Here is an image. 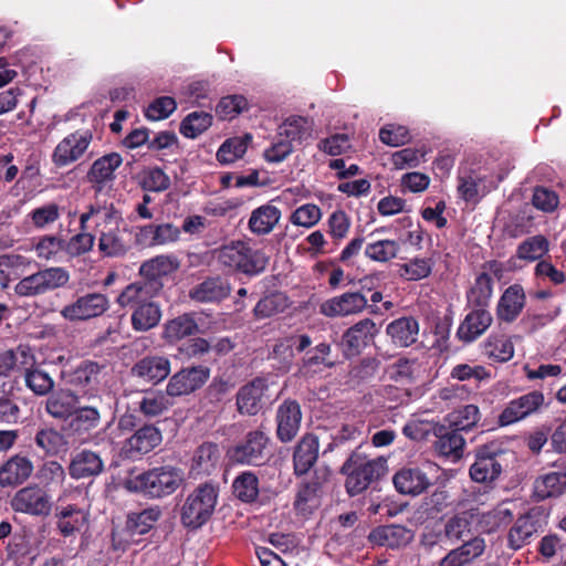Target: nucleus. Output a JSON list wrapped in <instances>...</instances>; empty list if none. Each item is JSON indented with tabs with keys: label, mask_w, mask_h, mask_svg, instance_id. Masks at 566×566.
<instances>
[{
	"label": "nucleus",
	"mask_w": 566,
	"mask_h": 566,
	"mask_svg": "<svg viewBox=\"0 0 566 566\" xmlns=\"http://www.w3.org/2000/svg\"><path fill=\"white\" fill-rule=\"evenodd\" d=\"M491 313L484 308L470 312L458 328V336L461 340L470 343L480 337L492 324Z\"/></svg>",
	"instance_id": "obj_33"
},
{
	"label": "nucleus",
	"mask_w": 566,
	"mask_h": 566,
	"mask_svg": "<svg viewBox=\"0 0 566 566\" xmlns=\"http://www.w3.org/2000/svg\"><path fill=\"white\" fill-rule=\"evenodd\" d=\"M184 472L171 465L154 468L132 476L127 481L130 491L142 492L153 497L172 494L182 483Z\"/></svg>",
	"instance_id": "obj_1"
},
{
	"label": "nucleus",
	"mask_w": 566,
	"mask_h": 566,
	"mask_svg": "<svg viewBox=\"0 0 566 566\" xmlns=\"http://www.w3.org/2000/svg\"><path fill=\"white\" fill-rule=\"evenodd\" d=\"M92 221L97 234L120 226L123 217L120 211L112 202H94L87 207V210L80 216V228L88 230V222Z\"/></svg>",
	"instance_id": "obj_11"
},
{
	"label": "nucleus",
	"mask_w": 566,
	"mask_h": 566,
	"mask_svg": "<svg viewBox=\"0 0 566 566\" xmlns=\"http://www.w3.org/2000/svg\"><path fill=\"white\" fill-rule=\"evenodd\" d=\"M234 495L242 502H254L259 495V480L252 472L238 475L232 484Z\"/></svg>",
	"instance_id": "obj_52"
},
{
	"label": "nucleus",
	"mask_w": 566,
	"mask_h": 566,
	"mask_svg": "<svg viewBox=\"0 0 566 566\" xmlns=\"http://www.w3.org/2000/svg\"><path fill=\"white\" fill-rule=\"evenodd\" d=\"M251 140L252 136L250 134L228 138L219 147L217 151V160L222 165H229L241 159L247 153Z\"/></svg>",
	"instance_id": "obj_45"
},
{
	"label": "nucleus",
	"mask_w": 566,
	"mask_h": 566,
	"mask_svg": "<svg viewBox=\"0 0 566 566\" xmlns=\"http://www.w3.org/2000/svg\"><path fill=\"white\" fill-rule=\"evenodd\" d=\"M484 352L490 358L507 361L514 355V346L505 335H491L484 344Z\"/></svg>",
	"instance_id": "obj_55"
},
{
	"label": "nucleus",
	"mask_w": 566,
	"mask_h": 566,
	"mask_svg": "<svg viewBox=\"0 0 566 566\" xmlns=\"http://www.w3.org/2000/svg\"><path fill=\"white\" fill-rule=\"evenodd\" d=\"M281 210L271 202L252 210L248 227L256 235H265L273 231L281 219Z\"/></svg>",
	"instance_id": "obj_30"
},
{
	"label": "nucleus",
	"mask_w": 566,
	"mask_h": 566,
	"mask_svg": "<svg viewBox=\"0 0 566 566\" xmlns=\"http://www.w3.org/2000/svg\"><path fill=\"white\" fill-rule=\"evenodd\" d=\"M27 387L38 396L48 395L54 387V380L45 371L33 368L24 373Z\"/></svg>",
	"instance_id": "obj_62"
},
{
	"label": "nucleus",
	"mask_w": 566,
	"mask_h": 566,
	"mask_svg": "<svg viewBox=\"0 0 566 566\" xmlns=\"http://www.w3.org/2000/svg\"><path fill=\"white\" fill-rule=\"evenodd\" d=\"M439 423L432 419L423 418L421 415H412L402 428V433L410 440L422 441L434 434Z\"/></svg>",
	"instance_id": "obj_47"
},
{
	"label": "nucleus",
	"mask_w": 566,
	"mask_h": 566,
	"mask_svg": "<svg viewBox=\"0 0 566 566\" xmlns=\"http://www.w3.org/2000/svg\"><path fill=\"white\" fill-rule=\"evenodd\" d=\"M93 140L90 130H76L66 135L54 148L52 161L57 167L69 166L81 159Z\"/></svg>",
	"instance_id": "obj_8"
},
{
	"label": "nucleus",
	"mask_w": 566,
	"mask_h": 566,
	"mask_svg": "<svg viewBox=\"0 0 566 566\" xmlns=\"http://www.w3.org/2000/svg\"><path fill=\"white\" fill-rule=\"evenodd\" d=\"M434 437L433 448L438 455L453 461L462 457L465 440L459 431L446 430L442 426H438Z\"/></svg>",
	"instance_id": "obj_27"
},
{
	"label": "nucleus",
	"mask_w": 566,
	"mask_h": 566,
	"mask_svg": "<svg viewBox=\"0 0 566 566\" xmlns=\"http://www.w3.org/2000/svg\"><path fill=\"white\" fill-rule=\"evenodd\" d=\"M400 250L397 241L390 239H380L368 242L365 247V255L369 260L379 263H386L395 259Z\"/></svg>",
	"instance_id": "obj_49"
},
{
	"label": "nucleus",
	"mask_w": 566,
	"mask_h": 566,
	"mask_svg": "<svg viewBox=\"0 0 566 566\" xmlns=\"http://www.w3.org/2000/svg\"><path fill=\"white\" fill-rule=\"evenodd\" d=\"M447 420L457 431H468L479 423L481 412L478 406L465 405L450 412Z\"/></svg>",
	"instance_id": "obj_48"
},
{
	"label": "nucleus",
	"mask_w": 566,
	"mask_h": 566,
	"mask_svg": "<svg viewBox=\"0 0 566 566\" xmlns=\"http://www.w3.org/2000/svg\"><path fill=\"white\" fill-rule=\"evenodd\" d=\"M566 492V468L538 475L533 483V495L537 501L559 497Z\"/></svg>",
	"instance_id": "obj_22"
},
{
	"label": "nucleus",
	"mask_w": 566,
	"mask_h": 566,
	"mask_svg": "<svg viewBox=\"0 0 566 566\" xmlns=\"http://www.w3.org/2000/svg\"><path fill=\"white\" fill-rule=\"evenodd\" d=\"M512 511L506 505L502 504L492 511L482 514L480 524L485 532L491 533L500 526L509 523L512 520Z\"/></svg>",
	"instance_id": "obj_64"
},
{
	"label": "nucleus",
	"mask_w": 566,
	"mask_h": 566,
	"mask_svg": "<svg viewBox=\"0 0 566 566\" xmlns=\"http://www.w3.org/2000/svg\"><path fill=\"white\" fill-rule=\"evenodd\" d=\"M216 255L224 268L249 275L261 273L268 264V258L263 252L251 249L242 241H232L222 245Z\"/></svg>",
	"instance_id": "obj_4"
},
{
	"label": "nucleus",
	"mask_w": 566,
	"mask_h": 566,
	"mask_svg": "<svg viewBox=\"0 0 566 566\" xmlns=\"http://www.w3.org/2000/svg\"><path fill=\"white\" fill-rule=\"evenodd\" d=\"M98 250L105 256H120L127 251V244L120 235V226L107 229L98 234Z\"/></svg>",
	"instance_id": "obj_50"
},
{
	"label": "nucleus",
	"mask_w": 566,
	"mask_h": 566,
	"mask_svg": "<svg viewBox=\"0 0 566 566\" xmlns=\"http://www.w3.org/2000/svg\"><path fill=\"white\" fill-rule=\"evenodd\" d=\"M33 470V463L28 457L14 454L0 465V486H19L32 475Z\"/></svg>",
	"instance_id": "obj_20"
},
{
	"label": "nucleus",
	"mask_w": 566,
	"mask_h": 566,
	"mask_svg": "<svg viewBox=\"0 0 566 566\" xmlns=\"http://www.w3.org/2000/svg\"><path fill=\"white\" fill-rule=\"evenodd\" d=\"M502 265L496 261L488 262L483 265V271L479 273L473 285L468 292V300L476 306H485L493 294V280L491 275L500 277Z\"/></svg>",
	"instance_id": "obj_18"
},
{
	"label": "nucleus",
	"mask_w": 566,
	"mask_h": 566,
	"mask_svg": "<svg viewBox=\"0 0 566 566\" xmlns=\"http://www.w3.org/2000/svg\"><path fill=\"white\" fill-rule=\"evenodd\" d=\"M318 440L313 434H306L297 444L294 452V471L297 475L305 474L314 465L318 457Z\"/></svg>",
	"instance_id": "obj_38"
},
{
	"label": "nucleus",
	"mask_w": 566,
	"mask_h": 566,
	"mask_svg": "<svg viewBox=\"0 0 566 566\" xmlns=\"http://www.w3.org/2000/svg\"><path fill=\"white\" fill-rule=\"evenodd\" d=\"M60 217V207L53 202L38 207L29 213L32 224L40 230L46 229L57 221Z\"/></svg>",
	"instance_id": "obj_61"
},
{
	"label": "nucleus",
	"mask_w": 566,
	"mask_h": 566,
	"mask_svg": "<svg viewBox=\"0 0 566 566\" xmlns=\"http://www.w3.org/2000/svg\"><path fill=\"white\" fill-rule=\"evenodd\" d=\"M313 120L308 117L292 115L279 127V137L285 138L292 145L294 142L302 143L312 138Z\"/></svg>",
	"instance_id": "obj_40"
},
{
	"label": "nucleus",
	"mask_w": 566,
	"mask_h": 566,
	"mask_svg": "<svg viewBox=\"0 0 566 566\" xmlns=\"http://www.w3.org/2000/svg\"><path fill=\"white\" fill-rule=\"evenodd\" d=\"M178 268L179 261L176 256L161 254L145 261L139 268V273L148 280L147 282H153L157 286L158 279L171 274Z\"/></svg>",
	"instance_id": "obj_41"
},
{
	"label": "nucleus",
	"mask_w": 566,
	"mask_h": 566,
	"mask_svg": "<svg viewBox=\"0 0 566 566\" xmlns=\"http://www.w3.org/2000/svg\"><path fill=\"white\" fill-rule=\"evenodd\" d=\"M342 471L347 474V492L356 495L385 474L386 461L381 458L368 459L364 453L355 451L344 463Z\"/></svg>",
	"instance_id": "obj_3"
},
{
	"label": "nucleus",
	"mask_w": 566,
	"mask_h": 566,
	"mask_svg": "<svg viewBox=\"0 0 566 566\" xmlns=\"http://www.w3.org/2000/svg\"><path fill=\"white\" fill-rule=\"evenodd\" d=\"M101 422V410L96 401L92 405H81L78 401L69 423V430L74 434H84L94 430L99 426Z\"/></svg>",
	"instance_id": "obj_31"
},
{
	"label": "nucleus",
	"mask_w": 566,
	"mask_h": 566,
	"mask_svg": "<svg viewBox=\"0 0 566 566\" xmlns=\"http://www.w3.org/2000/svg\"><path fill=\"white\" fill-rule=\"evenodd\" d=\"M218 501V489L210 483L200 484L191 491L180 510L185 527L198 530L212 516Z\"/></svg>",
	"instance_id": "obj_2"
},
{
	"label": "nucleus",
	"mask_w": 566,
	"mask_h": 566,
	"mask_svg": "<svg viewBox=\"0 0 566 566\" xmlns=\"http://www.w3.org/2000/svg\"><path fill=\"white\" fill-rule=\"evenodd\" d=\"M161 440V432L157 427L145 424L125 440L123 451L126 457L135 459L153 451Z\"/></svg>",
	"instance_id": "obj_16"
},
{
	"label": "nucleus",
	"mask_w": 566,
	"mask_h": 566,
	"mask_svg": "<svg viewBox=\"0 0 566 566\" xmlns=\"http://www.w3.org/2000/svg\"><path fill=\"white\" fill-rule=\"evenodd\" d=\"M427 153L428 151L424 147H407L395 151L391 155V164L396 169L399 170L415 168L426 160Z\"/></svg>",
	"instance_id": "obj_57"
},
{
	"label": "nucleus",
	"mask_w": 566,
	"mask_h": 566,
	"mask_svg": "<svg viewBox=\"0 0 566 566\" xmlns=\"http://www.w3.org/2000/svg\"><path fill=\"white\" fill-rule=\"evenodd\" d=\"M412 538L411 532L401 525H387L371 532L370 539L388 547H399L408 544Z\"/></svg>",
	"instance_id": "obj_43"
},
{
	"label": "nucleus",
	"mask_w": 566,
	"mask_h": 566,
	"mask_svg": "<svg viewBox=\"0 0 566 566\" xmlns=\"http://www.w3.org/2000/svg\"><path fill=\"white\" fill-rule=\"evenodd\" d=\"M69 280L70 274L65 269L46 268L20 280L14 292L23 297L36 296L64 286Z\"/></svg>",
	"instance_id": "obj_5"
},
{
	"label": "nucleus",
	"mask_w": 566,
	"mask_h": 566,
	"mask_svg": "<svg viewBox=\"0 0 566 566\" xmlns=\"http://www.w3.org/2000/svg\"><path fill=\"white\" fill-rule=\"evenodd\" d=\"M266 390V381L262 378H255L241 387L237 394L238 410L250 416L256 415L262 408Z\"/></svg>",
	"instance_id": "obj_23"
},
{
	"label": "nucleus",
	"mask_w": 566,
	"mask_h": 566,
	"mask_svg": "<svg viewBox=\"0 0 566 566\" xmlns=\"http://www.w3.org/2000/svg\"><path fill=\"white\" fill-rule=\"evenodd\" d=\"M88 516V511L74 504H59L55 509L56 528L64 537L72 536L86 527Z\"/></svg>",
	"instance_id": "obj_21"
},
{
	"label": "nucleus",
	"mask_w": 566,
	"mask_h": 566,
	"mask_svg": "<svg viewBox=\"0 0 566 566\" xmlns=\"http://www.w3.org/2000/svg\"><path fill=\"white\" fill-rule=\"evenodd\" d=\"M158 286H155L153 282H135L127 285L117 297V303L122 307H134L146 304L153 300L158 291Z\"/></svg>",
	"instance_id": "obj_37"
},
{
	"label": "nucleus",
	"mask_w": 566,
	"mask_h": 566,
	"mask_svg": "<svg viewBox=\"0 0 566 566\" xmlns=\"http://www.w3.org/2000/svg\"><path fill=\"white\" fill-rule=\"evenodd\" d=\"M525 305V292L518 284L509 286L496 305V316L500 321L511 323L517 318Z\"/></svg>",
	"instance_id": "obj_26"
},
{
	"label": "nucleus",
	"mask_w": 566,
	"mask_h": 566,
	"mask_svg": "<svg viewBox=\"0 0 566 566\" xmlns=\"http://www.w3.org/2000/svg\"><path fill=\"white\" fill-rule=\"evenodd\" d=\"M108 367L101 365L95 361H84L73 373L72 382L82 388H86L87 391L83 397L87 396V399L99 401L101 397L97 395L99 387L107 384Z\"/></svg>",
	"instance_id": "obj_12"
},
{
	"label": "nucleus",
	"mask_w": 566,
	"mask_h": 566,
	"mask_svg": "<svg viewBox=\"0 0 566 566\" xmlns=\"http://www.w3.org/2000/svg\"><path fill=\"white\" fill-rule=\"evenodd\" d=\"M109 306L106 295L102 293H87L65 305L61 316L70 322L86 321L104 314Z\"/></svg>",
	"instance_id": "obj_9"
},
{
	"label": "nucleus",
	"mask_w": 566,
	"mask_h": 566,
	"mask_svg": "<svg viewBox=\"0 0 566 566\" xmlns=\"http://www.w3.org/2000/svg\"><path fill=\"white\" fill-rule=\"evenodd\" d=\"M38 448L46 454H57L65 450L67 441L64 436L54 428H43L39 430L34 438Z\"/></svg>",
	"instance_id": "obj_53"
},
{
	"label": "nucleus",
	"mask_w": 566,
	"mask_h": 566,
	"mask_svg": "<svg viewBox=\"0 0 566 566\" xmlns=\"http://www.w3.org/2000/svg\"><path fill=\"white\" fill-rule=\"evenodd\" d=\"M132 373L146 381L157 384L170 374V361L164 356H147L134 365Z\"/></svg>",
	"instance_id": "obj_32"
},
{
	"label": "nucleus",
	"mask_w": 566,
	"mask_h": 566,
	"mask_svg": "<svg viewBox=\"0 0 566 566\" xmlns=\"http://www.w3.org/2000/svg\"><path fill=\"white\" fill-rule=\"evenodd\" d=\"M319 505L317 484L306 483L300 486L294 502L295 510L306 515Z\"/></svg>",
	"instance_id": "obj_59"
},
{
	"label": "nucleus",
	"mask_w": 566,
	"mask_h": 566,
	"mask_svg": "<svg viewBox=\"0 0 566 566\" xmlns=\"http://www.w3.org/2000/svg\"><path fill=\"white\" fill-rule=\"evenodd\" d=\"M545 403V396L539 390L522 395L506 403L499 416L501 427L511 426L539 411Z\"/></svg>",
	"instance_id": "obj_7"
},
{
	"label": "nucleus",
	"mask_w": 566,
	"mask_h": 566,
	"mask_svg": "<svg viewBox=\"0 0 566 566\" xmlns=\"http://www.w3.org/2000/svg\"><path fill=\"white\" fill-rule=\"evenodd\" d=\"M541 513L537 510H531L521 515L507 534V546L514 551L527 545L532 537L541 530Z\"/></svg>",
	"instance_id": "obj_19"
},
{
	"label": "nucleus",
	"mask_w": 566,
	"mask_h": 566,
	"mask_svg": "<svg viewBox=\"0 0 566 566\" xmlns=\"http://www.w3.org/2000/svg\"><path fill=\"white\" fill-rule=\"evenodd\" d=\"M230 293L229 284L220 277H210L196 285L189 293L191 300L200 303L220 302Z\"/></svg>",
	"instance_id": "obj_36"
},
{
	"label": "nucleus",
	"mask_w": 566,
	"mask_h": 566,
	"mask_svg": "<svg viewBox=\"0 0 566 566\" xmlns=\"http://www.w3.org/2000/svg\"><path fill=\"white\" fill-rule=\"evenodd\" d=\"M548 251V241L543 235H534L517 248V256L522 260L535 261L541 259Z\"/></svg>",
	"instance_id": "obj_60"
},
{
	"label": "nucleus",
	"mask_w": 566,
	"mask_h": 566,
	"mask_svg": "<svg viewBox=\"0 0 566 566\" xmlns=\"http://www.w3.org/2000/svg\"><path fill=\"white\" fill-rule=\"evenodd\" d=\"M209 378V369L202 366L182 369L168 381L166 391L172 397L188 395L200 388Z\"/></svg>",
	"instance_id": "obj_17"
},
{
	"label": "nucleus",
	"mask_w": 566,
	"mask_h": 566,
	"mask_svg": "<svg viewBox=\"0 0 566 566\" xmlns=\"http://www.w3.org/2000/svg\"><path fill=\"white\" fill-rule=\"evenodd\" d=\"M277 437L283 442L291 441L300 430L302 412L296 401L283 402L276 413Z\"/></svg>",
	"instance_id": "obj_25"
},
{
	"label": "nucleus",
	"mask_w": 566,
	"mask_h": 566,
	"mask_svg": "<svg viewBox=\"0 0 566 566\" xmlns=\"http://www.w3.org/2000/svg\"><path fill=\"white\" fill-rule=\"evenodd\" d=\"M160 318V306L151 300L134 310L132 314V326L137 332H147L156 327Z\"/></svg>",
	"instance_id": "obj_44"
},
{
	"label": "nucleus",
	"mask_w": 566,
	"mask_h": 566,
	"mask_svg": "<svg viewBox=\"0 0 566 566\" xmlns=\"http://www.w3.org/2000/svg\"><path fill=\"white\" fill-rule=\"evenodd\" d=\"M80 397L71 390H61L51 395L45 403L46 412L60 420L72 417L75 408L77 407Z\"/></svg>",
	"instance_id": "obj_42"
},
{
	"label": "nucleus",
	"mask_w": 566,
	"mask_h": 566,
	"mask_svg": "<svg viewBox=\"0 0 566 566\" xmlns=\"http://www.w3.org/2000/svg\"><path fill=\"white\" fill-rule=\"evenodd\" d=\"M378 334L376 323L370 318H364L350 326L342 337V346L347 357L356 356L374 340Z\"/></svg>",
	"instance_id": "obj_15"
},
{
	"label": "nucleus",
	"mask_w": 566,
	"mask_h": 566,
	"mask_svg": "<svg viewBox=\"0 0 566 566\" xmlns=\"http://www.w3.org/2000/svg\"><path fill=\"white\" fill-rule=\"evenodd\" d=\"M432 264L429 259L415 258L399 265L400 277L407 281H419L431 274Z\"/></svg>",
	"instance_id": "obj_58"
},
{
	"label": "nucleus",
	"mask_w": 566,
	"mask_h": 566,
	"mask_svg": "<svg viewBox=\"0 0 566 566\" xmlns=\"http://www.w3.org/2000/svg\"><path fill=\"white\" fill-rule=\"evenodd\" d=\"M422 371V365L417 359L408 358H399L386 368L387 377L401 386L416 384Z\"/></svg>",
	"instance_id": "obj_34"
},
{
	"label": "nucleus",
	"mask_w": 566,
	"mask_h": 566,
	"mask_svg": "<svg viewBox=\"0 0 566 566\" xmlns=\"http://www.w3.org/2000/svg\"><path fill=\"white\" fill-rule=\"evenodd\" d=\"M485 551V541L473 537L463 545L450 551L439 563V566H465L480 557Z\"/></svg>",
	"instance_id": "obj_29"
},
{
	"label": "nucleus",
	"mask_w": 566,
	"mask_h": 566,
	"mask_svg": "<svg viewBox=\"0 0 566 566\" xmlns=\"http://www.w3.org/2000/svg\"><path fill=\"white\" fill-rule=\"evenodd\" d=\"M269 438L261 430L249 431L245 437L228 451L231 462L243 465H259L266 458Z\"/></svg>",
	"instance_id": "obj_6"
},
{
	"label": "nucleus",
	"mask_w": 566,
	"mask_h": 566,
	"mask_svg": "<svg viewBox=\"0 0 566 566\" xmlns=\"http://www.w3.org/2000/svg\"><path fill=\"white\" fill-rule=\"evenodd\" d=\"M172 403L167 391H156L145 395L138 402V408L145 417L153 418L163 415Z\"/></svg>",
	"instance_id": "obj_51"
},
{
	"label": "nucleus",
	"mask_w": 566,
	"mask_h": 566,
	"mask_svg": "<svg viewBox=\"0 0 566 566\" xmlns=\"http://www.w3.org/2000/svg\"><path fill=\"white\" fill-rule=\"evenodd\" d=\"M198 331V325L191 314H182L168 321L164 328V337L172 343L187 336L193 335Z\"/></svg>",
	"instance_id": "obj_46"
},
{
	"label": "nucleus",
	"mask_w": 566,
	"mask_h": 566,
	"mask_svg": "<svg viewBox=\"0 0 566 566\" xmlns=\"http://www.w3.org/2000/svg\"><path fill=\"white\" fill-rule=\"evenodd\" d=\"M322 219L321 208L313 203H305L294 210L290 217V221L294 226L306 229L313 228Z\"/></svg>",
	"instance_id": "obj_63"
},
{
	"label": "nucleus",
	"mask_w": 566,
	"mask_h": 566,
	"mask_svg": "<svg viewBox=\"0 0 566 566\" xmlns=\"http://www.w3.org/2000/svg\"><path fill=\"white\" fill-rule=\"evenodd\" d=\"M502 467L495 457L486 453L482 449L478 452L474 463L470 467V476L479 483H489L494 481L501 474Z\"/></svg>",
	"instance_id": "obj_39"
},
{
	"label": "nucleus",
	"mask_w": 566,
	"mask_h": 566,
	"mask_svg": "<svg viewBox=\"0 0 566 566\" xmlns=\"http://www.w3.org/2000/svg\"><path fill=\"white\" fill-rule=\"evenodd\" d=\"M386 334L390 337L394 345L409 347L418 339L419 323L412 316L399 317L387 325Z\"/></svg>",
	"instance_id": "obj_28"
},
{
	"label": "nucleus",
	"mask_w": 566,
	"mask_h": 566,
	"mask_svg": "<svg viewBox=\"0 0 566 566\" xmlns=\"http://www.w3.org/2000/svg\"><path fill=\"white\" fill-rule=\"evenodd\" d=\"M367 298L359 292H345L319 304V314L328 318L346 317L361 313L367 306Z\"/></svg>",
	"instance_id": "obj_13"
},
{
	"label": "nucleus",
	"mask_w": 566,
	"mask_h": 566,
	"mask_svg": "<svg viewBox=\"0 0 566 566\" xmlns=\"http://www.w3.org/2000/svg\"><path fill=\"white\" fill-rule=\"evenodd\" d=\"M10 504L14 512L25 513L32 516H46L51 512V499L49 494L38 485L20 489L11 499Z\"/></svg>",
	"instance_id": "obj_10"
},
{
	"label": "nucleus",
	"mask_w": 566,
	"mask_h": 566,
	"mask_svg": "<svg viewBox=\"0 0 566 566\" xmlns=\"http://www.w3.org/2000/svg\"><path fill=\"white\" fill-rule=\"evenodd\" d=\"M212 125V116L207 112H192L180 124V133L188 138H196Z\"/></svg>",
	"instance_id": "obj_54"
},
{
	"label": "nucleus",
	"mask_w": 566,
	"mask_h": 566,
	"mask_svg": "<svg viewBox=\"0 0 566 566\" xmlns=\"http://www.w3.org/2000/svg\"><path fill=\"white\" fill-rule=\"evenodd\" d=\"M104 469L99 454L91 450L77 452L71 460L69 471L74 479H84L98 475Z\"/></svg>",
	"instance_id": "obj_35"
},
{
	"label": "nucleus",
	"mask_w": 566,
	"mask_h": 566,
	"mask_svg": "<svg viewBox=\"0 0 566 566\" xmlns=\"http://www.w3.org/2000/svg\"><path fill=\"white\" fill-rule=\"evenodd\" d=\"M122 164L123 157L118 153L106 154L93 161L86 178L95 192H102L112 187L116 178L115 171Z\"/></svg>",
	"instance_id": "obj_14"
},
{
	"label": "nucleus",
	"mask_w": 566,
	"mask_h": 566,
	"mask_svg": "<svg viewBox=\"0 0 566 566\" xmlns=\"http://www.w3.org/2000/svg\"><path fill=\"white\" fill-rule=\"evenodd\" d=\"M394 485L400 494L419 495L430 485L427 474L419 468H402L392 478Z\"/></svg>",
	"instance_id": "obj_24"
},
{
	"label": "nucleus",
	"mask_w": 566,
	"mask_h": 566,
	"mask_svg": "<svg viewBox=\"0 0 566 566\" xmlns=\"http://www.w3.org/2000/svg\"><path fill=\"white\" fill-rule=\"evenodd\" d=\"M161 516V511L158 506L148 507L138 513L128 515L127 521L135 533L140 536L148 533Z\"/></svg>",
	"instance_id": "obj_56"
}]
</instances>
